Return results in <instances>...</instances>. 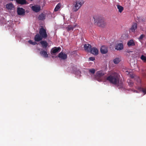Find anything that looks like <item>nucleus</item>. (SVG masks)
Segmentation results:
<instances>
[{
  "label": "nucleus",
  "mask_w": 146,
  "mask_h": 146,
  "mask_svg": "<svg viewBox=\"0 0 146 146\" xmlns=\"http://www.w3.org/2000/svg\"><path fill=\"white\" fill-rule=\"evenodd\" d=\"M120 76L117 73L114 72L111 75L109 76L107 78V80L113 84L116 85L119 88L123 87V84L119 82Z\"/></svg>",
  "instance_id": "f257e3e1"
},
{
  "label": "nucleus",
  "mask_w": 146,
  "mask_h": 146,
  "mask_svg": "<svg viewBox=\"0 0 146 146\" xmlns=\"http://www.w3.org/2000/svg\"><path fill=\"white\" fill-rule=\"evenodd\" d=\"M46 31L43 27L40 29L39 33L37 34L35 36V41L39 42L41 41L43 38L45 39L47 37Z\"/></svg>",
  "instance_id": "f03ea898"
},
{
  "label": "nucleus",
  "mask_w": 146,
  "mask_h": 146,
  "mask_svg": "<svg viewBox=\"0 0 146 146\" xmlns=\"http://www.w3.org/2000/svg\"><path fill=\"white\" fill-rule=\"evenodd\" d=\"M84 2L83 0H77L74 3L72 8V11L76 12L82 6Z\"/></svg>",
  "instance_id": "7ed1b4c3"
},
{
  "label": "nucleus",
  "mask_w": 146,
  "mask_h": 146,
  "mask_svg": "<svg viewBox=\"0 0 146 146\" xmlns=\"http://www.w3.org/2000/svg\"><path fill=\"white\" fill-rule=\"evenodd\" d=\"M104 75L105 73L102 70H101L98 71L96 73L95 78L98 81H101L102 77Z\"/></svg>",
  "instance_id": "20e7f679"
},
{
  "label": "nucleus",
  "mask_w": 146,
  "mask_h": 146,
  "mask_svg": "<svg viewBox=\"0 0 146 146\" xmlns=\"http://www.w3.org/2000/svg\"><path fill=\"white\" fill-rule=\"evenodd\" d=\"M72 72L76 75H79V76H80L81 72L80 70L77 69L76 65H74V64L72 65Z\"/></svg>",
  "instance_id": "39448f33"
},
{
  "label": "nucleus",
  "mask_w": 146,
  "mask_h": 146,
  "mask_svg": "<svg viewBox=\"0 0 146 146\" xmlns=\"http://www.w3.org/2000/svg\"><path fill=\"white\" fill-rule=\"evenodd\" d=\"M96 22L97 23L98 25L101 27H103L106 25V23L104 22L103 19L101 18H99L97 19V20L96 21Z\"/></svg>",
  "instance_id": "423d86ee"
},
{
  "label": "nucleus",
  "mask_w": 146,
  "mask_h": 146,
  "mask_svg": "<svg viewBox=\"0 0 146 146\" xmlns=\"http://www.w3.org/2000/svg\"><path fill=\"white\" fill-rule=\"evenodd\" d=\"M40 6L38 5L33 6L31 7L32 10L36 12H39L40 10Z\"/></svg>",
  "instance_id": "0eeeda50"
},
{
  "label": "nucleus",
  "mask_w": 146,
  "mask_h": 146,
  "mask_svg": "<svg viewBox=\"0 0 146 146\" xmlns=\"http://www.w3.org/2000/svg\"><path fill=\"white\" fill-rule=\"evenodd\" d=\"M17 14L19 15H22L25 14V10L22 8L18 7L17 9Z\"/></svg>",
  "instance_id": "6e6552de"
},
{
  "label": "nucleus",
  "mask_w": 146,
  "mask_h": 146,
  "mask_svg": "<svg viewBox=\"0 0 146 146\" xmlns=\"http://www.w3.org/2000/svg\"><path fill=\"white\" fill-rule=\"evenodd\" d=\"M101 52L103 54H105L108 52V47L107 46H102L100 49Z\"/></svg>",
  "instance_id": "1a4fd4ad"
},
{
  "label": "nucleus",
  "mask_w": 146,
  "mask_h": 146,
  "mask_svg": "<svg viewBox=\"0 0 146 146\" xmlns=\"http://www.w3.org/2000/svg\"><path fill=\"white\" fill-rule=\"evenodd\" d=\"M123 46L122 43H119L117 44L115 46V49L117 50H120L123 49Z\"/></svg>",
  "instance_id": "9d476101"
},
{
  "label": "nucleus",
  "mask_w": 146,
  "mask_h": 146,
  "mask_svg": "<svg viewBox=\"0 0 146 146\" xmlns=\"http://www.w3.org/2000/svg\"><path fill=\"white\" fill-rule=\"evenodd\" d=\"M90 52L92 54L95 55H97L98 54V50L96 48L94 47H93L92 48H91Z\"/></svg>",
  "instance_id": "9b49d317"
},
{
  "label": "nucleus",
  "mask_w": 146,
  "mask_h": 146,
  "mask_svg": "<svg viewBox=\"0 0 146 146\" xmlns=\"http://www.w3.org/2000/svg\"><path fill=\"white\" fill-rule=\"evenodd\" d=\"M58 57L62 59L65 60L67 58V56L65 53L61 52L58 54Z\"/></svg>",
  "instance_id": "f8f14e48"
},
{
  "label": "nucleus",
  "mask_w": 146,
  "mask_h": 146,
  "mask_svg": "<svg viewBox=\"0 0 146 146\" xmlns=\"http://www.w3.org/2000/svg\"><path fill=\"white\" fill-rule=\"evenodd\" d=\"M61 49V48L59 47L57 48H55L54 49L52 48L51 51V54H55L56 53L60 52Z\"/></svg>",
  "instance_id": "ddd939ff"
},
{
  "label": "nucleus",
  "mask_w": 146,
  "mask_h": 146,
  "mask_svg": "<svg viewBox=\"0 0 146 146\" xmlns=\"http://www.w3.org/2000/svg\"><path fill=\"white\" fill-rule=\"evenodd\" d=\"M85 50L88 52H90L92 46L91 45L89 44H87L84 45V46Z\"/></svg>",
  "instance_id": "4468645a"
},
{
  "label": "nucleus",
  "mask_w": 146,
  "mask_h": 146,
  "mask_svg": "<svg viewBox=\"0 0 146 146\" xmlns=\"http://www.w3.org/2000/svg\"><path fill=\"white\" fill-rule=\"evenodd\" d=\"M137 24L136 23H133L131 26L130 30L132 32H135L137 28Z\"/></svg>",
  "instance_id": "2eb2a0df"
},
{
  "label": "nucleus",
  "mask_w": 146,
  "mask_h": 146,
  "mask_svg": "<svg viewBox=\"0 0 146 146\" xmlns=\"http://www.w3.org/2000/svg\"><path fill=\"white\" fill-rule=\"evenodd\" d=\"M127 45L129 47H130L134 46L135 45V44L133 40V39H131L128 41Z\"/></svg>",
  "instance_id": "dca6fc26"
},
{
  "label": "nucleus",
  "mask_w": 146,
  "mask_h": 146,
  "mask_svg": "<svg viewBox=\"0 0 146 146\" xmlns=\"http://www.w3.org/2000/svg\"><path fill=\"white\" fill-rule=\"evenodd\" d=\"M40 53L42 56L44 57L47 58L48 57V54H47V52L45 50L41 51L40 52Z\"/></svg>",
  "instance_id": "f3484780"
},
{
  "label": "nucleus",
  "mask_w": 146,
  "mask_h": 146,
  "mask_svg": "<svg viewBox=\"0 0 146 146\" xmlns=\"http://www.w3.org/2000/svg\"><path fill=\"white\" fill-rule=\"evenodd\" d=\"M46 16L45 14L41 13L39 15L38 18L39 20H43L45 19Z\"/></svg>",
  "instance_id": "a211bd4d"
},
{
  "label": "nucleus",
  "mask_w": 146,
  "mask_h": 146,
  "mask_svg": "<svg viewBox=\"0 0 146 146\" xmlns=\"http://www.w3.org/2000/svg\"><path fill=\"white\" fill-rule=\"evenodd\" d=\"M16 2L19 4L21 5L25 4L27 3V1L26 0H14Z\"/></svg>",
  "instance_id": "6ab92c4d"
},
{
  "label": "nucleus",
  "mask_w": 146,
  "mask_h": 146,
  "mask_svg": "<svg viewBox=\"0 0 146 146\" xmlns=\"http://www.w3.org/2000/svg\"><path fill=\"white\" fill-rule=\"evenodd\" d=\"M40 43L42 45V46L45 48L47 47L48 45L47 42L45 40L41 41L40 42Z\"/></svg>",
  "instance_id": "aec40b11"
},
{
  "label": "nucleus",
  "mask_w": 146,
  "mask_h": 146,
  "mask_svg": "<svg viewBox=\"0 0 146 146\" xmlns=\"http://www.w3.org/2000/svg\"><path fill=\"white\" fill-rule=\"evenodd\" d=\"M14 6L12 3H9L6 5V8L9 10H11L13 8Z\"/></svg>",
  "instance_id": "412c9836"
},
{
  "label": "nucleus",
  "mask_w": 146,
  "mask_h": 146,
  "mask_svg": "<svg viewBox=\"0 0 146 146\" xmlns=\"http://www.w3.org/2000/svg\"><path fill=\"white\" fill-rule=\"evenodd\" d=\"M121 61V58H116L113 59V61L114 64H118Z\"/></svg>",
  "instance_id": "4be33fe9"
},
{
  "label": "nucleus",
  "mask_w": 146,
  "mask_h": 146,
  "mask_svg": "<svg viewBox=\"0 0 146 146\" xmlns=\"http://www.w3.org/2000/svg\"><path fill=\"white\" fill-rule=\"evenodd\" d=\"M75 27L74 26H72V25H69L66 27V29L68 31H73Z\"/></svg>",
  "instance_id": "5701e85b"
},
{
  "label": "nucleus",
  "mask_w": 146,
  "mask_h": 146,
  "mask_svg": "<svg viewBox=\"0 0 146 146\" xmlns=\"http://www.w3.org/2000/svg\"><path fill=\"white\" fill-rule=\"evenodd\" d=\"M140 92H141L143 93V95H144L146 94V88H138Z\"/></svg>",
  "instance_id": "b1692460"
},
{
  "label": "nucleus",
  "mask_w": 146,
  "mask_h": 146,
  "mask_svg": "<svg viewBox=\"0 0 146 146\" xmlns=\"http://www.w3.org/2000/svg\"><path fill=\"white\" fill-rule=\"evenodd\" d=\"M117 8L118 9L119 12L120 13H121L123 10V7L119 5H117Z\"/></svg>",
  "instance_id": "393cba45"
},
{
  "label": "nucleus",
  "mask_w": 146,
  "mask_h": 146,
  "mask_svg": "<svg viewBox=\"0 0 146 146\" xmlns=\"http://www.w3.org/2000/svg\"><path fill=\"white\" fill-rule=\"evenodd\" d=\"M61 6V4L60 3H58L55 7L54 11H58V9L60 8Z\"/></svg>",
  "instance_id": "a878e982"
},
{
  "label": "nucleus",
  "mask_w": 146,
  "mask_h": 146,
  "mask_svg": "<svg viewBox=\"0 0 146 146\" xmlns=\"http://www.w3.org/2000/svg\"><path fill=\"white\" fill-rule=\"evenodd\" d=\"M135 80L137 82V84L139 85L141 83V80L139 77L137 76H135Z\"/></svg>",
  "instance_id": "bb28decb"
},
{
  "label": "nucleus",
  "mask_w": 146,
  "mask_h": 146,
  "mask_svg": "<svg viewBox=\"0 0 146 146\" xmlns=\"http://www.w3.org/2000/svg\"><path fill=\"white\" fill-rule=\"evenodd\" d=\"M127 82L130 87H132L133 86V83L131 80L128 79Z\"/></svg>",
  "instance_id": "cd10ccee"
},
{
  "label": "nucleus",
  "mask_w": 146,
  "mask_h": 146,
  "mask_svg": "<svg viewBox=\"0 0 146 146\" xmlns=\"http://www.w3.org/2000/svg\"><path fill=\"white\" fill-rule=\"evenodd\" d=\"M96 71V70L94 68H92L89 69V72L91 73L94 74L95 73Z\"/></svg>",
  "instance_id": "c85d7f7f"
},
{
  "label": "nucleus",
  "mask_w": 146,
  "mask_h": 146,
  "mask_svg": "<svg viewBox=\"0 0 146 146\" xmlns=\"http://www.w3.org/2000/svg\"><path fill=\"white\" fill-rule=\"evenodd\" d=\"M141 58L144 62H146V56H144L143 55H142L141 57Z\"/></svg>",
  "instance_id": "c756f323"
},
{
  "label": "nucleus",
  "mask_w": 146,
  "mask_h": 146,
  "mask_svg": "<svg viewBox=\"0 0 146 146\" xmlns=\"http://www.w3.org/2000/svg\"><path fill=\"white\" fill-rule=\"evenodd\" d=\"M36 41H34L33 42L32 40H30L28 41V42L30 44L33 45H35L36 44Z\"/></svg>",
  "instance_id": "7c9ffc66"
},
{
  "label": "nucleus",
  "mask_w": 146,
  "mask_h": 146,
  "mask_svg": "<svg viewBox=\"0 0 146 146\" xmlns=\"http://www.w3.org/2000/svg\"><path fill=\"white\" fill-rule=\"evenodd\" d=\"M144 36L145 35L142 34L138 38V39L140 41V40H142Z\"/></svg>",
  "instance_id": "2f4dec72"
},
{
  "label": "nucleus",
  "mask_w": 146,
  "mask_h": 146,
  "mask_svg": "<svg viewBox=\"0 0 146 146\" xmlns=\"http://www.w3.org/2000/svg\"><path fill=\"white\" fill-rule=\"evenodd\" d=\"M89 59L90 60H91L92 61H94L95 59V58L94 57H90L89 58Z\"/></svg>",
  "instance_id": "473e14b6"
},
{
  "label": "nucleus",
  "mask_w": 146,
  "mask_h": 146,
  "mask_svg": "<svg viewBox=\"0 0 146 146\" xmlns=\"http://www.w3.org/2000/svg\"><path fill=\"white\" fill-rule=\"evenodd\" d=\"M130 77L132 78H135V76H134V75L130 74Z\"/></svg>",
  "instance_id": "72a5a7b5"
},
{
  "label": "nucleus",
  "mask_w": 146,
  "mask_h": 146,
  "mask_svg": "<svg viewBox=\"0 0 146 146\" xmlns=\"http://www.w3.org/2000/svg\"><path fill=\"white\" fill-rule=\"evenodd\" d=\"M142 22H144L145 21V19H142Z\"/></svg>",
  "instance_id": "f704fd0d"
},
{
  "label": "nucleus",
  "mask_w": 146,
  "mask_h": 146,
  "mask_svg": "<svg viewBox=\"0 0 146 146\" xmlns=\"http://www.w3.org/2000/svg\"><path fill=\"white\" fill-rule=\"evenodd\" d=\"M133 91L134 92H136V93H138L137 91L136 90H134Z\"/></svg>",
  "instance_id": "c9c22d12"
},
{
  "label": "nucleus",
  "mask_w": 146,
  "mask_h": 146,
  "mask_svg": "<svg viewBox=\"0 0 146 146\" xmlns=\"http://www.w3.org/2000/svg\"><path fill=\"white\" fill-rule=\"evenodd\" d=\"M126 74H129V72H128L127 71H126Z\"/></svg>",
  "instance_id": "e433bc0d"
}]
</instances>
